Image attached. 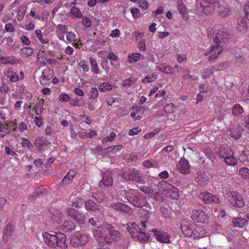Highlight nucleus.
Returning a JSON list of instances; mask_svg holds the SVG:
<instances>
[{
	"instance_id": "1",
	"label": "nucleus",
	"mask_w": 249,
	"mask_h": 249,
	"mask_svg": "<svg viewBox=\"0 0 249 249\" xmlns=\"http://www.w3.org/2000/svg\"><path fill=\"white\" fill-rule=\"evenodd\" d=\"M93 234L100 246L110 245L121 239V234L109 224L103 225L101 228L94 230Z\"/></svg>"
},
{
	"instance_id": "2",
	"label": "nucleus",
	"mask_w": 249,
	"mask_h": 249,
	"mask_svg": "<svg viewBox=\"0 0 249 249\" xmlns=\"http://www.w3.org/2000/svg\"><path fill=\"white\" fill-rule=\"evenodd\" d=\"M42 236L43 241L50 248L65 249L67 247L66 235L61 232L44 231L42 233Z\"/></svg>"
},
{
	"instance_id": "3",
	"label": "nucleus",
	"mask_w": 249,
	"mask_h": 249,
	"mask_svg": "<svg viewBox=\"0 0 249 249\" xmlns=\"http://www.w3.org/2000/svg\"><path fill=\"white\" fill-rule=\"evenodd\" d=\"M123 195L125 196L128 201L133 206L137 208H142L146 203V197L138 190L130 189L122 192Z\"/></svg>"
},
{
	"instance_id": "4",
	"label": "nucleus",
	"mask_w": 249,
	"mask_h": 249,
	"mask_svg": "<svg viewBox=\"0 0 249 249\" xmlns=\"http://www.w3.org/2000/svg\"><path fill=\"white\" fill-rule=\"evenodd\" d=\"M65 211L68 215L79 225L83 224L85 223L86 217L82 212L70 207L66 208Z\"/></svg>"
},
{
	"instance_id": "5",
	"label": "nucleus",
	"mask_w": 249,
	"mask_h": 249,
	"mask_svg": "<svg viewBox=\"0 0 249 249\" xmlns=\"http://www.w3.org/2000/svg\"><path fill=\"white\" fill-rule=\"evenodd\" d=\"M120 176L125 181H135L138 183H143L144 182L142 177L140 175L139 171H134L129 169L121 173Z\"/></svg>"
},
{
	"instance_id": "6",
	"label": "nucleus",
	"mask_w": 249,
	"mask_h": 249,
	"mask_svg": "<svg viewBox=\"0 0 249 249\" xmlns=\"http://www.w3.org/2000/svg\"><path fill=\"white\" fill-rule=\"evenodd\" d=\"M196 224H187L180 226V229L183 235L186 237H193L194 239L202 237V235L198 233L195 229Z\"/></svg>"
},
{
	"instance_id": "7",
	"label": "nucleus",
	"mask_w": 249,
	"mask_h": 249,
	"mask_svg": "<svg viewBox=\"0 0 249 249\" xmlns=\"http://www.w3.org/2000/svg\"><path fill=\"white\" fill-rule=\"evenodd\" d=\"M89 241V237L86 234L75 232L70 240L71 245L75 248L84 246Z\"/></svg>"
},
{
	"instance_id": "8",
	"label": "nucleus",
	"mask_w": 249,
	"mask_h": 249,
	"mask_svg": "<svg viewBox=\"0 0 249 249\" xmlns=\"http://www.w3.org/2000/svg\"><path fill=\"white\" fill-rule=\"evenodd\" d=\"M229 35L227 30L225 28H221L217 30L213 37L214 46L215 47H221L219 44L221 43L226 42L229 39Z\"/></svg>"
},
{
	"instance_id": "9",
	"label": "nucleus",
	"mask_w": 249,
	"mask_h": 249,
	"mask_svg": "<svg viewBox=\"0 0 249 249\" xmlns=\"http://www.w3.org/2000/svg\"><path fill=\"white\" fill-rule=\"evenodd\" d=\"M219 0H202L199 5L202 8V12L208 15L210 14L214 8H216L217 4H218Z\"/></svg>"
},
{
	"instance_id": "10",
	"label": "nucleus",
	"mask_w": 249,
	"mask_h": 249,
	"mask_svg": "<svg viewBox=\"0 0 249 249\" xmlns=\"http://www.w3.org/2000/svg\"><path fill=\"white\" fill-rule=\"evenodd\" d=\"M210 173L205 172H197L194 178L195 180L199 186L203 187L206 186L210 180Z\"/></svg>"
},
{
	"instance_id": "11",
	"label": "nucleus",
	"mask_w": 249,
	"mask_h": 249,
	"mask_svg": "<svg viewBox=\"0 0 249 249\" xmlns=\"http://www.w3.org/2000/svg\"><path fill=\"white\" fill-rule=\"evenodd\" d=\"M191 217L196 222L207 223L209 221L208 216L201 210H193Z\"/></svg>"
},
{
	"instance_id": "12",
	"label": "nucleus",
	"mask_w": 249,
	"mask_h": 249,
	"mask_svg": "<svg viewBox=\"0 0 249 249\" xmlns=\"http://www.w3.org/2000/svg\"><path fill=\"white\" fill-rule=\"evenodd\" d=\"M151 231L153 233V236L156 240L161 243H170V236L169 233L160 230L152 229Z\"/></svg>"
},
{
	"instance_id": "13",
	"label": "nucleus",
	"mask_w": 249,
	"mask_h": 249,
	"mask_svg": "<svg viewBox=\"0 0 249 249\" xmlns=\"http://www.w3.org/2000/svg\"><path fill=\"white\" fill-rule=\"evenodd\" d=\"M231 203L234 207L241 208L244 206L243 197L235 191L231 192L229 196Z\"/></svg>"
},
{
	"instance_id": "14",
	"label": "nucleus",
	"mask_w": 249,
	"mask_h": 249,
	"mask_svg": "<svg viewBox=\"0 0 249 249\" xmlns=\"http://www.w3.org/2000/svg\"><path fill=\"white\" fill-rule=\"evenodd\" d=\"M216 7L219 15L222 18H226L231 15V9L227 4L223 1L217 4Z\"/></svg>"
},
{
	"instance_id": "15",
	"label": "nucleus",
	"mask_w": 249,
	"mask_h": 249,
	"mask_svg": "<svg viewBox=\"0 0 249 249\" xmlns=\"http://www.w3.org/2000/svg\"><path fill=\"white\" fill-rule=\"evenodd\" d=\"M48 193L46 188L40 186L36 188L33 193L29 196L28 199L31 201H35L37 198L45 196Z\"/></svg>"
},
{
	"instance_id": "16",
	"label": "nucleus",
	"mask_w": 249,
	"mask_h": 249,
	"mask_svg": "<svg viewBox=\"0 0 249 249\" xmlns=\"http://www.w3.org/2000/svg\"><path fill=\"white\" fill-rule=\"evenodd\" d=\"M113 185V179L110 173L106 172L102 174V179L100 181L99 185L100 187L106 188L112 186Z\"/></svg>"
},
{
	"instance_id": "17",
	"label": "nucleus",
	"mask_w": 249,
	"mask_h": 249,
	"mask_svg": "<svg viewBox=\"0 0 249 249\" xmlns=\"http://www.w3.org/2000/svg\"><path fill=\"white\" fill-rule=\"evenodd\" d=\"M178 170L183 174H188L190 173V164L188 160L184 158H181L178 162Z\"/></svg>"
},
{
	"instance_id": "18",
	"label": "nucleus",
	"mask_w": 249,
	"mask_h": 249,
	"mask_svg": "<svg viewBox=\"0 0 249 249\" xmlns=\"http://www.w3.org/2000/svg\"><path fill=\"white\" fill-rule=\"evenodd\" d=\"M103 221V214L102 213H100L99 214H95L91 217H90L89 220V223L91 226H94L99 229L101 228V223Z\"/></svg>"
},
{
	"instance_id": "19",
	"label": "nucleus",
	"mask_w": 249,
	"mask_h": 249,
	"mask_svg": "<svg viewBox=\"0 0 249 249\" xmlns=\"http://www.w3.org/2000/svg\"><path fill=\"white\" fill-rule=\"evenodd\" d=\"M216 154L220 158L224 159L228 155L232 152V151L228 146H220L216 147L215 149Z\"/></svg>"
},
{
	"instance_id": "20",
	"label": "nucleus",
	"mask_w": 249,
	"mask_h": 249,
	"mask_svg": "<svg viewBox=\"0 0 249 249\" xmlns=\"http://www.w3.org/2000/svg\"><path fill=\"white\" fill-rule=\"evenodd\" d=\"M100 205L95 203L92 199H88L84 202V208L88 211L95 212L100 209Z\"/></svg>"
},
{
	"instance_id": "21",
	"label": "nucleus",
	"mask_w": 249,
	"mask_h": 249,
	"mask_svg": "<svg viewBox=\"0 0 249 249\" xmlns=\"http://www.w3.org/2000/svg\"><path fill=\"white\" fill-rule=\"evenodd\" d=\"M14 231V228L12 225L10 223L7 224L4 229L2 235V239L5 243L8 241L9 238L11 237Z\"/></svg>"
},
{
	"instance_id": "22",
	"label": "nucleus",
	"mask_w": 249,
	"mask_h": 249,
	"mask_svg": "<svg viewBox=\"0 0 249 249\" xmlns=\"http://www.w3.org/2000/svg\"><path fill=\"white\" fill-rule=\"evenodd\" d=\"M21 61L20 59H17L16 57L14 56L0 57V62L5 65H15L19 64Z\"/></svg>"
},
{
	"instance_id": "23",
	"label": "nucleus",
	"mask_w": 249,
	"mask_h": 249,
	"mask_svg": "<svg viewBox=\"0 0 249 249\" xmlns=\"http://www.w3.org/2000/svg\"><path fill=\"white\" fill-rule=\"evenodd\" d=\"M131 225L132 227H128L127 228V230L131 237L133 239H136L138 236L140 230H141V228H140V226L138 224H136L135 223H132Z\"/></svg>"
},
{
	"instance_id": "24",
	"label": "nucleus",
	"mask_w": 249,
	"mask_h": 249,
	"mask_svg": "<svg viewBox=\"0 0 249 249\" xmlns=\"http://www.w3.org/2000/svg\"><path fill=\"white\" fill-rule=\"evenodd\" d=\"M237 30L242 33L246 32L248 26L247 20L244 18H239L237 19V23L236 25Z\"/></svg>"
},
{
	"instance_id": "25",
	"label": "nucleus",
	"mask_w": 249,
	"mask_h": 249,
	"mask_svg": "<svg viewBox=\"0 0 249 249\" xmlns=\"http://www.w3.org/2000/svg\"><path fill=\"white\" fill-rule=\"evenodd\" d=\"M233 227L243 228L248 224V220L246 218L241 217H235L232 220Z\"/></svg>"
},
{
	"instance_id": "26",
	"label": "nucleus",
	"mask_w": 249,
	"mask_h": 249,
	"mask_svg": "<svg viewBox=\"0 0 249 249\" xmlns=\"http://www.w3.org/2000/svg\"><path fill=\"white\" fill-rule=\"evenodd\" d=\"M166 191L169 194L170 197L174 199H178L179 198V190L177 187L171 184H168Z\"/></svg>"
},
{
	"instance_id": "27",
	"label": "nucleus",
	"mask_w": 249,
	"mask_h": 249,
	"mask_svg": "<svg viewBox=\"0 0 249 249\" xmlns=\"http://www.w3.org/2000/svg\"><path fill=\"white\" fill-rule=\"evenodd\" d=\"M76 173L74 170H71L68 172L62 180V184L64 185H68L70 184L73 179Z\"/></svg>"
},
{
	"instance_id": "28",
	"label": "nucleus",
	"mask_w": 249,
	"mask_h": 249,
	"mask_svg": "<svg viewBox=\"0 0 249 249\" xmlns=\"http://www.w3.org/2000/svg\"><path fill=\"white\" fill-rule=\"evenodd\" d=\"M243 129L239 126L232 128L230 130V136L235 139V140L239 139L242 134Z\"/></svg>"
},
{
	"instance_id": "29",
	"label": "nucleus",
	"mask_w": 249,
	"mask_h": 249,
	"mask_svg": "<svg viewBox=\"0 0 249 249\" xmlns=\"http://www.w3.org/2000/svg\"><path fill=\"white\" fill-rule=\"evenodd\" d=\"M222 51L221 47H215V46H213L211 48V53L214 52L213 53L208 57V60L210 61L213 62L218 56L220 54Z\"/></svg>"
},
{
	"instance_id": "30",
	"label": "nucleus",
	"mask_w": 249,
	"mask_h": 249,
	"mask_svg": "<svg viewBox=\"0 0 249 249\" xmlns=\"http://www.w3.org/2000/svg\"><path fill=\"white\" fill-rule=\"evenodd\" d=\"M107 58L111 61L110 64L112 66L116 68H118L119 67V59L115 53L112 52L109 53L107 54Z\"/></svg>"
},
{
	"instance_id": "31",
	"label": "nucleus",
	"mask_w": 249,
	"mask_h": 249,
	"mask_svg": "<svg viewBox=\"0 0 249 249\" xmlns=\"http://www.w3.org/2000/svg\"><path fill=\"white\" fill-rule=\"evenodd\" d=\"M178 10L182 16L183 18L187 17V10L182 0H178L177 3Z\"/></svg>"
},
{
	"instance_id": "32",
	"label": "nucleus",
	"mask_w": 249,
	"mask_h": 249,
	"mask_svg": "<svg viewBox=\"0 0 249 249\" xmlns=\"http://www.w3.org/2000/svg\"><path fill=\"white\" fill-rule=\"evenodd\" d=\"M51 143L47 140L43 139L42 138H39L36 139L35 141V145L39 151H41V148L43 145L49 146Z\"/></svg>"
},
{
	"instance_id": "33",
	"label": "nucleus",
	"mask_w": 249,
	"mask_h": 249,
	"mask_svg": "<svg viewBox=\"0 0 249 249\" xmlns=\"http://www.w3.org/2000/svg\"><path fill=\"white\" fill-rule=\"evenodd\" d=\"M75 227V225L71 221H66L63 225V231L71 232L74 230Z\"/></svg>"
},
{
	"instance_id": "34",
	"label": "nucleus",
	"mask_w": 249,
	"mask_h": 249,
	"mask_svg": "<svg viewBox=\"0 0 249 249\" xmlns=\"http://www.w3.org/2000/svg\"><path fill=\"white\" fill-rule=\"evenodd\" d=\"M231 155H228L223 160L224 162L228 165L234 166L237 163V160L233 156V151L230 154Z\"/></svg>"
},
{
	"instance_id": "35",
	"label": "nucleus",
	"mask_w": 249,
	"mask_h": 249,
	"mask_svg": "<svg viewBox=\"0 0 249 249\" xmlns=\"http://www.w3.org/2000/svg\"><path fill=\"white\" fill-rule=\"evenodd\" d=\"M149 237L150 235L149 233H146L144 229L141 228V230H140L138 236L136 239L138 240L140 242H145L148 240Z\"/></svg>"
},
{
	"instance_id": "36",
	"label": "nucleus",
	"mask_w": 249,
	"mask_h": 249,
	"mask_svg": "<svg viewBox=\"0 0 249 249\" xmlns=\"http://www.w3.org/2000/svg\"><path fill=\"white\" fill-rule=\"evenodd\" d=\"M89 62L91 66V71L95 74H98L100 72L96 60L93 57L89 58Z\"/></svg>"
},
{
	"instance_id": "37",
	"label": "nucleus",
	"mask_w": 249,
	"mask_h": 249,
	"mask_svg": "<svg viewBox=\"0 0 249 249\" xmlns=\"http://www.w3.org/2000/svg\"><path fill=\"white\" fill-rule=\"evenodd\" d=\"M90 196L94 199L98 203H101L105 199V196L102 192H92Z\"/></svg>"
},
{
	"instance_id": "38",
	"label": "nucleus",
	"mask_w": 249,
	"mask_h": 249,
	"mask_svg": "<svg viewBox=\"0 0 249 249\" xmlns=\"http://www.w3.org/2000/svg\"><path fill=\"white\" fill-rule=\"evenodd\" d=\"M141 54L139 53H132L128 56L127 62L133 63L138 62L140 59Z\"/></svg>"
},
{
	"instance_id": "39",
	"label": "nucleus",
	"mask_w": 249,
	"mask_h": 249,
	"mask_svg": "<svg viewBox=\"0 0 249 249\" xmlns=\"http://www.w3.org/2000/svg\"><path fill=\"white\" fill-rule=\"evenodd\" d=\"M119 212L126 213L128 215H131L133 213V209L126 204L122 203Z\"/></svg>"
},
{
	"instance_id": "40",
	"label": "nucleus",
	"mask_w": 249,
	"mask_h": 249,
	"mask_svg": "<svg viewBox=\"0 0 249 249\" xmlns=\"http://www.w3.org/2000/svg\"><path fill=\"white\" fill-rule=\"evenodd\" d=\"M98 89L101 91L107 92L112 89V86L107 82H103L99 85Z\"/></svg>"
},
{
	"instance_id": "41",
	"label": "nucleus",
	"mask_w": 249,
	"mask_h": 249,
	"mask_svg": "<svg viewBox=\"0 0 249 249\" xmlns=\"http://www.w3.org/2000/svg\"><path fill=\"white\" fill-rule=\"evenodd\" d=\"M43 103L44 100H42L41 101H39L36 104L34 109L36 113L38 115L41 114L44 110V107H43Z\"/></svg>"
},
{
	"instance_id": "42",
	"label": "nucleus",
	"mask_w": 249,
	"mask_h": 249,
	"mask_svg": "<svg viewBox=\"0 0 249 249\" xmlns=\"http://www.w3.org/2000/svg\"><path fill=\"white\" fill-rule=\"evenodd\" d=\"M63 215L61 213L57 212L52 215V219L57 224H60L63 220Z\"/></svg>"
},
{
	"instance_id": "43",
	"label": "nucleus",
	"mask_w": 249,
	"mask_h": 249,
	"mask_svg": "<svg viewBox=\"0 0 249 249\" xmlns=\"http://www.w3.org/2000/svg\"><path fill=\"white\" fill-rule=\"evenodd\" d=\"M158 75L156 73H153L151 75L146 76L142 79V82L144 83H148L155 81L158 78Z\"/></svg>"
},
{
	"instance_id": "44",
	"label": "nucleus",
	"mask_w": 249,
	"mask_h": 249,
	"mask_svg": "<svg viewBox=\"0 0 249 249\" xmlns=\"http://www.w3.org/2000/svg\"><path fill=\"white\" fill-rule=\"evenodd\" d=\"M232 114L235 116H237L243 112V108L239 104L235 105L232 108Z\"/></svg>"
},
{
	"instance_id": "45",
	"label": "nucleus",
	"mask_w": 249,
	"mask_h": 249,
	"mask_svg": "<svg viewBox=\"0 0 249 249\" xmlns=\"http://www.w3.org/2000/svg\"><path fill=\"white\" fill-rule=\"evenodd\" d=\"M212 197V194L210 193H208V192H205L201 194V198H203L204 202L206 204H210L211 203Z\"/></svg>"
},
{
	"instance_id": "46",
	"label": "nucleus",
	"mask_w": 249,
	"mask_h": 249,
	"mask_svg": "<svg viewBox=\"0 0 249 249\" xmlns=\"http://www.w3.org/2000/svg\"><path fill=\"white\" fill-rule=\"evenodd\" d=\"M137 81V79L133 77H131L128 79H126L123 83V86L124 87L128 88L135 84Z\"/></svg>"
},
{
	"instance_id": "47",
	"label": "nucleus",
	"mask_w": 249,
	"mask_h": 249,
	"mask_svg": "<svg viewBox=\"0 0 249 249\" xmlns=\"http://www.w3.org/2000/svg\"><path fill=\"white\" fill-rule=\"evenodd\" d=\"M239 174L245 179H249V169L247 167H242L239 169Z\"/></svg>"
},
{
	"instance_id": "48",
	"label": "nucleus",
	"mask_w": 249,
	"mask_h": 249,
	"mask_svg": "<svg viewBox=\"0 0 249 249\" xmlns=\"http://www.w3.org/2000/svg\"><path fill=\"white\" fill-rule=\"evenodd\" d=\"M71 13L75 17L79 18H82L83 17L79 9L74 6L71 8Z\"/></svg>"
},
{
	"instance_id": "49",
	"label": "nucleus",
	"mask_w": 249,
	"mask_h": 249,
	"mask_svg": "<svg viewBox=\"0 0 249 249\" xmlns=\"http://www.w3.org/2000/svg\"><path fill=\"white\" fill-rule=\"evenodd\" d=\"M35 35L41 43L47 44L49 43L48 39H44L42 37V33L41 30H36L35 32Z\"/></svg>"
},
{
	"instance_id": "50",
	"label": "nucleus",
	"mask_w": 249,
	"mask_h": 249,
	"mask_svg": "<svg viewBox=\"0 0 249 249\" xmlns=\"http://www.w3.org/2000/svg\"><path fill=\"white\" fill-rule=\"evenodd\" d=\"M228 66V64L227 62H223L221 64L213 66V69L215 71H220L226 69Z\"/></svg>"
},
{
	"instance_id": "51",
	"label": "nucleus",
	"mask_w": 249,
	"mask_h": 249,
	"mask_svg": "<svg viewBox=\"0 0 249 249\" xmlns=\"http://www.w3.org/2000/svg\"><path fill=\"white\" fill-rule=\"evenodd\" d=\"M22 54L24 55L25 57H29L31 56L34 53V49L30 47H24L21 50Z\"/></svg>"
},
{
	"instance_id": "52",
	"label": "nucleus",
	"mask_w": 249,
	"mask_h": 249,
	"mask_svg": "<svg viewBox=\"0 0 249 249\" xmlns=\"http://www.w3.org/2000/svg\"><path fill=\"white\" fill-rule=\"evenodd\" d=\"M7 77L9 78V80L12 82H16L19 79L18 76L16 73L13 71H8L7 72Z\"/></svg>"
},
{
	"instance_id": "53",
	"label": "nucleus",
	"mask_w": 249,
	"mask_h": 249,
	"mask_svg": "<svg viewBox=\"0 0 249 249\" xmlns=\"http://www.w3.org/2000/svg\"><path fill=\"white\" fill-rule=\"evenodd\" d=\"M214 70L212 68V69H204L203 70V72L202 74V77L203 79H206L208 77H210L212 74L213 73V71Z\"/></svg>"
},
{
	"instance_id": "54",
	"label": "nucleus",
	"mask_w": 249,
	"mask_h": 249,
	"mask_svg": "<svg viewBox=\"0 0 249 249\" xmlns=\"http://www.w3.org/2000/svg\"><path fill=\"white\" fill-rule=\"evenodd\" d=\"M56 32L57 34L59 33H66L68 31V28L66 25L62 24H58L56 26Z\"/></svg>"
},
{
	"instance_id": "55",
	"label": "nucleus",
	"mask_w": 249,
	"mask_h": 249,
	"mask_svg": "<svg viewBox=\"0 0 249 249\" xmlns=\"http://www.w3.org/2000/svg\"><path fill=\"white\" fill-rule=\"evenodd\" d=\"M11 130V127L7 124H5L2 125L0 124V131L5 133L6 134L9 133Z\"/></svg>"
},
{
	"instance_id": "56",
	"label": "nucleus",
	"mask_w": 249,
	"mask_h": 249,
	"mask_svg": "<svg viewBox=\"0 0 249 249\" xmlns=\"http://www.w3.org/2000/svg\"><path fill=\"white\" fill-rule=\"evenodd\" d=\"M71 205L77 208H80L82 206L83 203L84 204V201L83 199L80 198L78 200H75V201H71Z\"/></svg>"
},
{
	"instance_id": "57",
	"label": "nucleus",
	"mask_w": 249,
	"mask_h": 249,
	"mask_svg": "<svg viewBox=\"0 0 249 249\" xmlns=\"http://www.w3.org/2000/svg\"><path fill=\"white\" fill-rule=\"evenodd\" d=\"M98 91L96 88H91L89 95V98H96L98 96Z\"/></svg>"
},
{
	"instance_id": "58",
	"label": "nucleus",
	"mask_w": 249,
	"mask_h": 249,
	"mask_svg": "<svg viewBox=\"0 0 249 249\" xmlns=\"http://www.w3.org/2000/svg\"><path fill=\"white\" fill-rule=\"evenodd\" d=\"M76 36L74 34V33H73L72 32H67V34L66 35V38H67V39L69 42L76 41Z\"/></svg>"
},
{
	"instance_id": "59",
	"label": "nucleus",
	"mask_w": 249,
	"mask_h": 249,
	"mask_svg": "<svg viewBox=\"0 0 249 249\" xmlns=\"http://www.w3.org/2000/svg\"><path fill=\"white\" fill-rule=\"evenodd\" d=\"M21 144L23 147H27L29 149H31L33 148V145L32 144L31 142L28 139L25 138L22 139Z\"/></svg>"
},
{
	"instance_id": "60",
	"label": "nucleus",
	"mask_w": 249,
	"mask_h": 249,
	"mask_svg": "<svg viewBox=\"0 0 249 249\" xmlns=\"http://www.w3.org/2000/svg\"><path fill=\"white\" fill-rule=\"evenodd\" d=\"M173 70L174 68L169 66H163L160 68L161 71L167 74L172 73Z\"/></svg>"
},
{
	"instance_id": "61",
	"label": "nucleus",
	"mask_w": 249,
	"mask_h": 249,
	"mask_svg": "<svg viewBox=\"0 0 249 249\" xmlns=\"http://www.w3.org/2000/svg\"><path fill=\"white\" fill-rule=\"evenodd\" d=\"M82 23L86 27H90L91 26V22L88 17H84L82 19Z\"/></svg>"
},
{
	"instance_id": "62",
	"label": "nucleus",
	"mask_w": 249,
	"mask_h": 249,
	"mask_svg": "<svg viewBox=\"0 0 249 249\" xmlns=\"http://www.w3.org/2000/svg\"><path fill=\"white\" fill-rule=\"evenodd\" d=\"M59 100L61 102H68L70 100V96L66 93H61L59 96Z\"/></svg>"
},
{
	"instance_id": "63",
	"label": "nucleus",
	"mask_w": 249,
	"mask_h": 249,
	"mask_svg": "<svg viewBox=\"0 0 249 249\" xmlns=\"http://www.w3.org/2000/svg\"><path fill=\"white\" fill-rule=\"evenodd\" d=\"M141 131V128L139 127H136L131 129L128 132L130 136H134L137 135L139 132Z\"/></svg>"
},
{
	"instance_id": "64",
	"label": "nucleus",
	"mask_w": 249,
	"mask_h": 249,
	"mask_svg": "<svg viewBox=\"0 0 249 249\" xmlns=\"http://www.w3.org/2000/svg\"><path fill=\"white\" fill-rule=\"evenodd\" d=\"M20 40L22 42V43H23L24 45L29 46L31 42L29 40V38L25 35H22L20 37Z\"/></svg>"
}]
</instances>
